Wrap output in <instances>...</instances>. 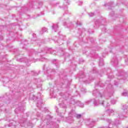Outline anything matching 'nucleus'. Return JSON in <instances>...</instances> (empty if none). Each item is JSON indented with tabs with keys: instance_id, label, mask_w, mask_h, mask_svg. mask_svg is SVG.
<instances>
[{
	"instance_id": "obj_2",
	"label": "nucleus",
	"mask_w": 128,
	"mask_h": 128,
	"mask_svg": "<svg viewBox=\"0 0 128 128\" xmlns=\"http://www.w3.org/2000/svg\"><path fill=\"white\" fill-rule=\"evenodd\" d=\"M94 96H100V100H102V98H108L106 96H104V94H102L98 92V90H94L93 91Z\"/></svg>"
},
{
	"instance_id": "obj_4",
	"label": "nucleus",
	"mask_w": 128,
	"mask_h": 128,
	"mask_svg": "<svg viewBox=\"0 0 128 128\" xmlns=\"http://www.w3.org/2000/svg\"><path fill=\"white\" fill-rule=\"evenodd\" d=\"M54 30V32H56L58 30V24L56 25V26H54V25L52 26Z\"/></svg>"
},
{
	"instance_id": "obj_13",
	"label": "nucleus",
	"mask_w": 128,
	"mask_h": 128,
	"mask_svg": "<svg viewBox=\"0 0 128 128\" xmlns=\"http://www.w3.org/2000/svg\"><path fill=\"white\" fill-rule=\"evenodd\" d=\"M111 103L112 104H116V100H112Z\"/></svg>"
},
{
	"instance_id": "obj_24",
	"label": "nucleus",
	"mask_w": 128,
	"mask_h": 128,
	"mask_svg": "<svg viewBox=\"0 0 128 128\" xmlns=\"http://www.w3.org/2000/svg\"><path fill=\"white\" fill-rule=\"evenodd\" d=\"M9 126H10V125H9Z\"/></svg>"
},
{
	"instance_id": "obj_19",
	"label": "nucleus",
	"mask_w": 128,
	"mask_h": 128,
	"mask_svg": "<svg viewBox=\"0 0 128 128\" xmlns=\"http://www.w3.org/2000/svg\"><path fill=\"white\" fill-rule=\"evenodd\" d=\"M63 108H66V104L63 106Z\"/></svg>"
},
{
	"instance_id": "obj_14",
	"label": "nucleus",
	"mask_w": 128,
	"mask_h": 128,
	"mask_svg": "<svg viewBox=\"0 0 128 128\" xmlns=\"http://www.w3.org/2000/svg\"><path fill=\"white\" fill-rule=\"evenodd\" d=\"M94 121H92L91 123V124L92 125L91 126V128H92L94 126Z\"/></svg>"
},
{
	"instance_id": "obj_9",
	"label": "nucleus",
	"mask_w": 128,
	"mask_h": 128,
	"mask_svg": "<svg viewBox=\"0 0 128 128\" xmlns=\"http://www.w3.org/2000/svg\"><path fill=\"white\" fill-rule=\"evenodd\" d=\"M46 30H48V28H42V32H46Z\"/></svg>"
},
{
	"instance_id": "obj_1",
	"label": "nucleus",
	"mask_w": 128,
	"mask_h": 128,
	"mask_svg": "<svg viewBox=\"0 0 128 128\" xmlns=\"http://www.w3.org/2000/svg\"><path fill=\"white\" fill-rule=\"evenodd\" d=\"M91 102H92L96 106H98V104H101L102 106H104V108H108V106H110V104L108 103V102L102 101V102H98L94 100H89L86 102V104H91Z\"/></svg>"
},
{
	"instance_id": "obj_7",
	"label": "nucleus",
	"mask_w": 128,
	"mask_h": 128,
	"mask_svg": "<svg viewBox=\"0 0 128 128\" xmlns=\"http://www.w3.org/2000/svg\"><path fill=\"white\" fill-rule=\"evenodd\" d=\"M122 96H128V92H124L122 93Z\"/></svg>"
},
{
	"instance_id": "obj_20",
	"label": "nucleus",
	"mask_w": 128,
	"mask_h": 128,
	"mask_svg": "<svg viewBox=\"0 0 128 128\" xmlns=\"http://www.w3.org/2000/svg\"><path fill=\"white\" fill-rule=\"evenodd\" d=\"M56 112H58V110H56Z\"/></svg>"
},
{
	"instance_id": "obj_22",
	"label": "nucleus",
	"mask_w": 128,
	"mask_h": 128,
	"mask_svg": "<svg viewBox=\"0 0 128 128\" xmlns=\"http://www.w3.org/2000/svg\"><path fill=\"white\" fill-rule=\"evenodd\" d=\"M60 104V106H62V104Z\"/></svg>"
},
{
	"instance_id": "obj_11",
	"label": "nucleus",
	"mask_w": 128,
	"mask_h": 128,
	"mask_svg": "<svg viewBox=\"0 0 128 128\" xmlns=\"http://www.w3.org/2000/svg\"><path fill=\"white\" fill-rule=\"evenodd\" d=\"M90 16H94V14L91 12L90 14H88Z\"/></svg>"
},
{
	"instance_id": "obj_15",
	"label": "nucleus",
	"mask_w": 128,
	"mask_h": 128,
	"mask_svg": "<svg viewBox=\"0 0 128 128\" xmlns=\"http://www.w3.org/2000/svg\"><path fill=\"white\" fill-rule=\"evenodd\" d=\"M46 118H47V120H48V118L50 120V119L52 118V117L50 116H46Z\"/></svg>"
},
{
	"instance_id": "obj_10",
	"label": "nucleus",
	"mask_w": 128,
	"mask_h": 128,
	"mask_svg": "<svg viewBox=\"0 0 128 128\" xmlns=\"http://www.w3.org/2000/svg\"><path fill=\"white\" fill-rule=\"evenodd\" d=\"M118 117H119V118H121L122 120L124 119V116H122V115H120L118 114Z\"/></svg>"
},
{
	"instance_id": "obj_23",
	"label": "nucleus",
	"mask_w": 128,
	"mask_h": 128,
	"mask_svg": "<svg viewBox=\"0 0 128 128\" xmlns=\"http://www.w3.org/2000/svg\"><path fill=\"white\" fill-rule=\"evenodd\" d=\"M64 0L68 1V0Z\"/></svg>"
},
{
	"instance_id": "obj_12",
	"label": "nucleus",
	"mask_w": 128,
	"mask_h": 128,
	"mask_svg": "<svg viewBox=\"0 0 128 128\" xmlns=\"http://www.w3.org/2000/svg\"><path fill=\"white\" fill-rule=\"evenodd\" d=\"M79 106H80L81 108H84V104L82 103H80L79 104Z\"/></svg>"
},
{
	"instance_id": "obj_3",
	"label": "nucleus",
	"mask_w": 128,
	"mask_h": 128,
	"mask_svg": "<svg viewBox=\"0 0 128 128\" xmlns=\"http://www.w3.org/2000/svg\"><path fill=\"white\" fill-rule=\"evenodd\" d=\"M72 116H76V118H82L81 114H72V112H71L70 114V116H72Z\"/></svg>"
},
{
	"instance_id": "obj_5",
	"label": "nucleus",
	"mask_w": 128,
	"mask_h": 128,
	"mask_svg": "<svg viewBox=\"0 0 128 128\" xmlns=\"http://www.w3.org/2000/svg\"><path fill=\"white\" fill-rule=\"evenodd\" d=\"M120 124V120H115L114 124L116 126H118V124Z\"/></svg>"
},
{
	"instance_id": "obj_17",
	"label": "nucleus",
	"mask_w": 128,
	"mask_h": 128,
	"mask_svg": "<svg viewBox=\"0 0 128 128\" xmlns=\"http://www.w3.org/2000/svg\"><path fill=\"white\" fill-rule=\"evenodd\" d=\"M20 126H24V124H22V122H20Z\"/></svg>"
},
{
	"instance_id": "obj_6",
	"label": "nucleus",
	"mask_w": 128,
	"mask_h": 128,
	"mask_svg": "<svg viewBox=\"0 0 128 128\" xmlns=\"http://www.w3.org/2000/svg\"><path fill=\"white\" fill-rule=\"evenodd\" d=\"M122 110H128V106L126 104L123 105Z\"/></svg>"
},
{
	"instance_id": "obj_16",
	"label": "nucleus",
	"mask_w": 128,
	"mask_h": 128,
	"mask_svg": "<svg viewBox=\"0 0 128 128\" xmlns=\"http://www.w3.org/2000/svg\"><path fill=\"white\" fill-rule=\"evenodd\" d=\"M77 25L82 26V23H80V22H76Z\"/></svg>"
},
{
	"instance_id": "obj_18",
	"label": "nucleus",
	"mask_w": 128,
	"mask_h": 128,
	"mask_svg": "<svg viewBox=\"0 0 128 128\" xmlns=\"http://www.w3.org/2000/svg\"><path fill=\"white\" fill-rule=\"evenodd\" d=\"M100 66H102V64H100V62L99 64Z\"/></svg>"
},
{
	"instance_id": "obj_8",
	"label": "nucleus",
	"mask_w": 128,
	"mask_h": 128,
	"mask_svg": "<svg viewBox=\"0 0 128 128\" xmlns=\"http://www.w3.org/2000/svg\"><path fill=\"white\" fill-rule=\"evenodd\" d=\"M107 112H109V114H112V112H114V111L112 110H110V109H109L107 111Z\"/></svg>"
},
{
	"instance_id": "obj_21",
	"label": "nucleus",
	"mask_w": 128,
	"mask_h": 128,
	"mask_svg": "<svg viewBox=\"0 0 128 128\" xmlns=\"http://www.w3.org/2000/svg\"><path fill=\"white\" fill-rule=\"evenodd\" d=\"M23 124H24V122H23Z\"/></svg>"
}]
</instances>
